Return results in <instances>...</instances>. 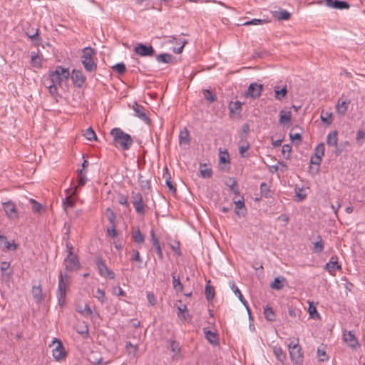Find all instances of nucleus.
Returning a JSON list of instances; mask_svg holds the SVG:
<instances>
[{
	"mask_svg": "<svg viewBox=\"0 0 365 365\" xmlns=\"http://www.w3.org/2000/svg\"><path fill=\"white\" fill-rule=\"evenodd\" d=\"M69 276L66 273L60 272L58 276V284L57 289V298L58 304L63 307L66 304L67 291L69 289Z\"/></svg>",
	"mask_w": 365,
	"mask_h": 365,
	"instance_id": "f257e3e1",
	"label": "nucleus"
},
{
	"mask_svg": "<svg viewBox=\"0 0 365 365\" xmlns=\"http://www.w3.org/2000/svg\"><path fill=\"white\" fill-rule=\"evenodd\" d=\"M115 143H118L123 150H128L133 145V140L131 136L124 133L120 128H115L110 131Z\"/></svg>",
	"mask_w": 365,
	"mask_h": 365,
	"instance_id": "f03ea898",
	"label": "nucleus"
},
{
	"mask_svg": "<svg viewBox=\"0 0 365 365\" xmlns=\"http://www.w3.org/2000/svg\"><path fill=\"white\" fill-rule=\"evenodd\" d=\"M296 343L290 342L288 345L290 359L293 365H303L302 349L299 344V339H296Z\"/></svg>",
	"mask_w": 365,
	"mask_h": 365,
	"instance_id": "7ed1b4c3",
	"label": "nucleus"
},
{
	"mask_svg": "<svg viewBox=\"0 0 365 365\" xmlns=\"http://www.w3.org/2000/svg\"><path fill=\"white\" fill-rule=\"evenodd\" d=\"M96 51L91 47H86L83 49V55L81 57L82 63L88 72H93L96 70L97 65L93 61Z\"/></svg>",
	"mask_w": 365,
	"mask_h": 365,
	"instance_id": "20e7f679",
	"label": "nucleus"
},
{
	"mask_svg": "<svg viewBox=\"0 0 365 365\" xmlns=\"http://www.w3.org/2000/svg\"><path fill=\"white\" fill-rule=\"evenodd\" d=\"M130 195L131 201L136 213L139 215H144L147 205L143 202L142 194L140 192L132 190Z\"/></svg>",
	"mask_w": 365,
	"mask_h": 365,
	"instance_id": "39448f33",
	"label": "nucleus"
},
{
	"mask_svg": "<svg viewBox=\"0 0 365 365\" xmlns=\"http://www.w3.org/2000/svg\"><path fill=\"white\" fill-rule=\"evenodd\" d=\"M68 253L67 257L64 259V265L66 271H77L80 268V263L78 257L72 253V247H69L67 244Z\"/></svg>",
	"mask_w": 365,
	"mask_h": 365,
	"instance_id": "423d86ee",
	"label": "nucleus"
},
{
	"mask_svg": "<svg viewBox=\"0 0 365 365\" xmlns=\"http://www.w3.org/2000/svg\"><path fill=\"white\" fill-rule=\"evenodd\" d=\"M133 51L140 56L152 57L155 54V51L151 45H146L142 43H137Z\"/></svg>",
	"mask_w": 365,
	"mask_h": 365,
	"instance_id": "0eeeda50",
	"label": "nucleus"
},
{
	"mask_svg": "<svg viewBox=\"0 0 365 365\" xmlns=\"http://www.w3.org/2000/svg\"><path fill=\"white\" fill-rule=\"evenodd\" d=\"M96 264L98 269L99 274L103 277H108L109 279H114L115 274L113 271L110 270L103 259L101 257H98Z\"/></svg>",
	"mask_w": 365,
	"mask_h": 365,
	"instance_id": "6e6552de",
	"label": "nucleus"
},
{
	"mask_svg": "<svg viewBox=\"0 0 365 365\" xmlns=\"http://www.w3.org/2000/svg\"><path fill=\"white\" fill-rule=\"evenodd\" d=\"M262 90V84H259L255 82L252 83L249 86L245 93V96L247 98H251L252 99L258 98L261 96Z\"/></svg>",
	"mask_w": 365,
	"mask_h": 365,
	"instance_id": "1a4fd4ad",
	"label": "nucleus"
},
{
	"mask_svg": "<svg viewBox=\"0 0 365 365\" xmlns=\"http://www.w3.org/2000/svg\"><path fill=\"white\" fill-rule=\"evenodd\" d=\"M133 109L135 111V115L147 124H150V120L147 115L146 109L137 102H134Z\"/></svg>",
	"mask_w": 365,
	"mask_h": 365,
	"instance_id": "9d476101",
	"label": "nucleus"
},
{
	"mask_svg": "<svg viewBox=\"0 0 365 365\" xmlns=\"http://www.w3.org/2000/svg\"><path fill=\"white\" fill-rule=\"evenodd\" d=\"M2 205L6 215L9 219L14 220L18 218L19 215L17 210L16 209L15 205L12 201L9 200L8 202H4Z\"/></svg>",
	"mask_w": 365,
	"mask_h": 365,
	"instance_id": "9b49d317",
	"label": "nucleus"
},
{
	"mask_svg": "<svg viewBox=\"0 0 365 365\" xmlns=\"http://www.w3.org/2000/svg\"><path fill=\"white\" fill-rule=\"evenodd\" d=\"M53 343H57V346L53 349V356L56 361H61L65 359L66 352L61 343V341L57 339H54Z\"/></svg>",
	"mask_w": 365,
	"mask_h": 365,
	"instance_id": "f8f14e48",
	"label": "nucleus"
},
{
	"mask_svg": "<svg viewBox=\"0 0 365 365\" xmlns=\"http://www.w3.org/2000/svg\"><path fill=\"white\" fill-rule=\"evenodd\" d=\"M337 257L332 256L329 261L325 264L324 269L331 275H335L336 269H341V267L338 263Z\"/></svg>",
	"mask_w": 365,
	"mask_h": 365,
	"instance_id": "ddd939ff",
	"label": "nucleus"
},
{
	"mask_svg": "<svg viewBox=\"0 0 365 365\" xmlns=\"http://www.w3.org/2000/svg\"><path fill=\"white\" fill-rule=\"evenodd\" d=\"M71 79L75 86L81 88L84 83L86 78L82 71L74 69L71 75Z\"/></svg>",
	"mask_w": 365,
	"mask_h": 365,
	"instance_id": "4468645a",
	"label": "nucleus"
},
{
	"mask_svg": "<svg viewBox=\"0 0 365 365\" xmlns=\"http://www.w3.org/2000/svg\"><path fill=\"white\" fill-rule=\"evenodd\" d=\"M350 103L351 101L349 99L340 98L336 105V112L339 114L344 115L346 113Z\"/></svg>",
	"mask_w": 365,
	"mask_h": 365,
	"instance_id": "2eb2a0df",
	"label": "nucleus"
},
{
	"mask_svg": "<svg viewBox=\"0 0 365 365\" xmlns=\"http://www.w3.org/2000/svg\"><path fill=\"white\" fill-rule=\"evenodd\" d=\"M88 360L92 365H106L109 363V361L103 362V359L100 356V354L94 351L90 352Z\"/></svg>",
	"mask_w": 365,
	"mask_h": 365,
	"instance_id": "dca6fc26",
	"label": "nucleus"
},
{
	"mask_svg": "<svg viewBox=\"0 0 365 365\" xmlns=\"http://www.w3.org/2000/svg\"><path fill=\"white\" fill-rule=\"evenodd\" d=\"M343 336L344 340L348 344V346L351 349H355L359 345L357 339L356 338L355 335L353 334L352 331H349L344 333Z\"/></svg>",
	"mask_w": 365,
	"mask_h": 365,
	"instance_id": "f3484780",
	"label": "nucleus"
},
{
	"mask_svg": "<svg viewBox=\"0 0 365 365\" xmlns=\"http://www.w3.org/2000/svg\"><path fill=\"white\" fill-rule=\"evenodd\" d=\"M150 235H151V237H152V239H151L152 245L155 248L158 258L160 260H163V252H162V250H161V247L160 245L159 240H158V239L155 236L154 230H152L150 231Z\"/></svg>",
	"mask_w": 365,
	"mask_h": 365,
	"instance_id": "a211bd4d",
	"label": "nucleus"
},
{
	"mask_svg": "<svg viewBox=\"0 0 365 365\" xmlns=\"http://www.w3.org/2000/svg\"><path fill=\"white\" fill-rule=\"evenodd\" d=\"M132 240L137 244H143L145 242V236L140 230L139 227H132Z\"/></svg>",
	"mask_w": 365,
	"mask_h": 365,
	"instance_id": "6ab92c4d",
	"label": "nucleus"
},
{
	"mask_svg": "<svg viewBox=\"0 0 365 365\" xmlns=\"http://www.w3.org/2000/svg\"><path fill=\"white\" fill-rule=\"evenodd\" d=\"M202 330L205 337L211 344L217 345L218 344V337L216 332H213L207 328H203Z\"/></svg>",
	"mask_w": 365,
	"mask_h": 365,
	"instance_id": "aec40b11",
	"label": "nucleus"
},
{
	"mask_svg": "<svg viewBox=\"0 0 365 365\" xmlns=\"http://www.w3.org/2000/svg\"><path fill=\"white\" fill-rule=\"evenodd\" d=\"M76 311L85 317H88L89 316L93 315V311L91 310V307L86 304H77Z\"/></svg>",
	"mask_w": 365,
	"mask_h": 365,
	"instance_id": "412c9836",
	"label": "nucleus"
},
{
	"mask_svg": "<svg viewBox=\"0 0 365 365\" xmlns=\"http://www.w3.org/2000/svg\"><path fill=\"white\" fill-rule=\"evenodd\" d=\"M231 289L233 291V292L238 297V299L246 307L247 311L249 312V308L247 306V302L246 299L242 296V293L240 292L239 288L236 286L235 283L234 282H230Z\"/></svg>",
	"mask_w": 365,
	"mask_h": 365,
	"instance_id": "4be33fe9",
	"label": "nucleus"
},
{
	"mask_svg": "<svg viewBox=\"0 0 365 365\" xmlns=\"http://www.w3.org/2000/svg\"><path fill=\"white\" fill-rule=\"evenodd\" d=\"M337 131L336 130H332L329 133V134L327 136V143L329 146H335L337 147V142H338V138H337Z\"/></svg>",
	"mask_w": 365,
	"mask_h": 365,
	"instance_id": "5701e85b",
	"label": "nucleus"
},
{
	"mask_svg": "<svg viewBox=\"0 0 365 365\" xmlns=\"http://www.w3.org/2000/svg\"><path fill=\"white\" fill-rule=\"evenodd\" d=\"M200 173L201 177L203 178H210L212 175L211 168L205 163L200 164Z\"/></svg>",
	"mask_w": 365,
	"mask_h": 365,
	"instance_id": "b1692460",
	"label": "nucleus"
},
{
	"mask_svg": "<svg viewBox=\"0 0 365 365\" xmlns=\"http://www.w3.org/2000/svg\"><path fill=\"white\" fill-rule=\"evenodd\" d=\"M76 195L75 191L68 195L63 200V206L66 211L68 207H73L75 205L76 201L73 195Z\"/></svg>",
	"mask_w": 365,
	"mask_h": 365,
	"instance_id": "393cba45",
	"label": "nucleus"
},
{
	"mask_svg": "<svg viewBox=\"0 0 365 365\" xmlns=\"http://www.w3.org/2000/svg\"><path fill=\"white\" fill-rule=\"evenodd\" d=\"M274 91L275 93L274 97L278 101H282L283 98H284L287 93V89L286 86H284L282 88L276 86L274 88Z\"/></svg>",
	"mask_w": 365,
	"mask_h": 365,
	"instance_id": "a878e982",
	"label": "nucleus"
},
{
	"mask_svg": "<svg viewBox=\"0 0 365 365\" xmlns=\"http://www.w3.org/2000/svg\"><path fill=\"white\" fill-rule=\"evenodd\" d=\"M272 15L275 19L279 21L288 20L291 16L290 13L286 10L274 11L272 12Z\"/></svg>",
	"mask_w": 365,
	"mask_h": 365,
	"instance_id": "bb28decb",
	"label": "nucleus"
},
{
	"mask_svg": "<svg viewBox=\"0 0 365 365\" xmlns=\"http://www.w3.org/2000/svg\"><path fill=\"white\" fill-rule=\"evenodd\" d=\"M229 110L230 113L237 114V115H240L242 111V103L238 101H236L235 102L232 101L229 104Z\"/></svg>",
	"mask_w": 365,
	"mask_h": 365,
	"instance_id": "cd10ccee",
	"label": "nucleus"
},
{
	"mask_svg": "<svg viewBox=\"0 0 365 365\" xmlns=\"http://www.w3.org/2000/svg\"><path fill=\"white\" fill-rule=\"evenodd\" d=\"M32 294L37 303H40L43 300L42 289L40 285L33 287Z\"/></svg>",
	"mask_w": 365,
	"mask_h": 365,
	"instance_id": "c85d7f7f",
	"label": "nucleus"
},
{
	"mask_svg": "<svg viewBox=\"0 0 365 365\" xmlns=\"http://www.w3.org/2000/svg\"><path fill=\"white\" fill-rule=\"evenodd\" d=\"M190 143V134L187 128L180 130L179 134L180 145H187Z\"/></svg>",
	"mask_w": 365,
	"mask_h": 365,
	"instance_id": "c756f323",
	"label": "nucleus"
},
{
	"mask_svg": "<svg viewBox=\"0 0 365 365\" xmlns=\"http://www.w3.org/2000/svg\"><path fill=\"white\" fill-rule=\"evenodd\" d=\"M273 353L276 356L277 359L281 363H283L287 359L286 354L281 347L274 346Z\"/></svg>",
	"mask_w": 365,
	"mask_h": 365,
	"instance_id": "7c9ffc66",
	"label": "nucleus"
},
{
	"mask_svg": "<svg viewBox=\"0 0 365 365\" xmlns=\"http://www.w3.org/2000/svg\"><path fill=\"white\" fill-rule=\"evenodd\" d=\"M164 170L165 173L163 174V177L165 178V184L168 186L169 190L175 193L176 192V187L174 186V185L170 180V175L169 173L168 168L165 167Z\"/></svg>",
	"mask_w": 365,
	"mask_h": 365,
	"instance_id": "2f4dec72",
	"label": "nucleus"
},
{
	"mask_svg": "<svg viewBox=\"0 0 365 365\" xmlns=\"http://www.w3.org/2000/svg\"><path fill=\"white\" fill-rule=\"evenodd\" d=\"M178 316L182 320L186 321L187 319L190 320L191 316L189 314L186 305H183L182 307H179L178 308Z\"/></svg>",
	"mask_w": 365,
	"mask_h": 365,
	"instance_id": "473e14b6",
	"label": "nucleus"
},
{
	"mask_svg": "<svg viewBox=\"0 0 365 365\" xmlns=\"http://www.w3.org/2000/svg\"><path fill=\"white\" fill-rule=\"evenodd\" d=\"M156 60L159 63H170L173 60V56L169 53H161L156 56Z\"/></svg>",
	"mask_w": 365,
	"mask_h": 365,
	"instance_id": "72a5a7b5",
	"label": "nucleus"
},
{
	"mask_svg": "<svg viewBox=\"0 0 365 365\" xmlns=\"http://www.w3.org/2000/svg\"><path fill=\"white\" fill-rule=\"evenodd\" d=\"M284 281H285V278L284 277H276L272 282L270 287L274 289L280 290L284 287L282 284V282Z\"/></svg>",
	"mask_w": 365,
	"mask_h": 365,
	"instance_id": "f704fd0d",
	"label": "nucleus"
},
{
	"mask_svg": "<svg viewBox=\"0 0 365 365\" xmlns=\"http://www.w3.org/2000/svg\"><path fill=\"white\" fill-rule=\"evenodd\" d=\"M77 181L78 186H83L87 182L86 173L83 169L78 170Z\"/></svg>",
	"mask_w": 365,
	"mask_h": 365,
	"instance_id": "c9c22d12",
	"label": "nucleus"
},
{
	"mask_svg": "<svg viewBox=\"0 0 365 365\" xmlns=\"http://www.w3.org/2000/svg\"><path fill=\"white\" fill-rule=\"evenodd\" d=\"M138 183L140 185V187L141 190H149L150 187V182L149 180L144 179V177L141 175H138Z\"/></svg>",
	"mask_w": 365,
	"mask_h": 365,
	"instance_id": "e433bc0d",
	"label": "nucleus"
},
{
	"mask_svg": "<svg viewBox=\"0 0 365 365\" xmlns=\"http://www.w3.org/2000/svg\"><path fill=\"white\" fill-rule=\"evenodd\" d=\"M264 315L265 319L269 322L275 321V314L272 307L267 306L264 310Z\"/></svg>",
	"mask_w": 365,
	"mask_h": 365,
	"instance_id": "4c0bfd02",
	"label": "nucleus"
},
{
	"mask_svg": "<svg viewBox=\"0 0 365 365\" xmlns=\"http://www.w3.org/2000/svg\"><path fill=\"white\" fill-rule=\"evenodd\" d=\"M50 80L51 83L58 84L60 85L63 81L61 76H59V73L58 71L55 69V71H51L49 74Z\"/></svg>",
	"mask_w": 365,
	"mask_h": 365,
	"instance_id": "58836bf2",
	"label": "nucleus"
},
{
	"mask_svg": "<svg viewBox=\"0 0 365 365\" xmlns=\"http://www.w3.org/2000/svg\"><path fill=\"white\" fill-rule=\"evenodd\" d=\"M324 250V242L320 235L317 236V241L314 243L313 251L316 253H321Z\"/></svg>",
	"mask_w": 365,
	"mask_h": 365,
	"instance_id": "ea45409f",
	"label": "nucleus"
},
{
	"mask_svg": "<svg viewBox=\"0 0 365 365\" xmlns=\"http://www.w3.org/2000/svg\"><path fill=\"white\" fill-rule=\"evenodd\" d=\"M205 294L208 302L212 300L215 297V289L213 287L207 284L205 289Z\"/></svg>",
	"mask_w": 365,
	"mask_h": 365,
	"instance_id": "a19ab883",
	"label": "nucleus"
},
{
	"mask_svg": "<svg viewBox=\"0 0 365 365\" xmlns=\"http://www.w3.org/2000/svg\"><path fill=\"white\" fill-rule=\"evenodd\" d=\"M204 98L209 102L212 103L217 100L216 95L210 90L205 89L203 91Z\"/></svg>",
	"mask_w": 365,
	"mask_h": 365,
	"instance_id": "79ce46f5",
	"label": "nucleus"
},
{
	"mask_svg": "<svg viewBox=\"0 0 365 365\" xmlns=\"http://www.w3.org/2000/svg\"><path fill=\"white\" fill-rule=\"evenodd\" d=\"M291 112H284L282 110L280 112V118H279V123L281 124H285L287 123H289L291 120Z\"/></svg>",
	"mask_w": 365,
	"mask_h": 365,
	"instance_id": "37998d69",
	"label": "nucleus"
},
{
	"mask_svg": "<svg viewBox=\"0 0 365 365\" xmlns=\"http://www.w3.org/2000/svg\"><path fill=\"white\" fill-rule=\"evenodd\" d=\"M56 70L58 71L59 76L61 77L63 80H67L70 76V71L68 68H64L62 66H57Z\"/></svg>",
	"mask_w": 365,
	"mask_h": 365,
	"instance_id": "c03bdc74",
	"label": "nucleus"
},
{
	"mask_svg": "<svg viewBox=\"0 0 365 365\" xmlns=\"http://www.w3.org/2000/svg\"><path fill=\"white\" fill-rule=\"evenodd\" d=\"M334 9H344L350 7L349 4L345 1L334 0Z\"/></svg>",
	"mask_w": 365,
	"mask_h": 365,
	"instance_id": "a18cd8bd",
	"label": "nucleus"
},
{
	"mask_svg": "<svg viewBox=\"0 0 365 365\" xmlns=\"http://www.w3.org/2000/svg\"><path fill=\"white\" fill-rule=\"evenodd\" d=\"M83 135L85 136V138L87 140H88L90 141H91L93 140H97V136L96 135V133L91 127H90L86 130Z\"/></svg>",
	"mask_w": 365,
	"mask_h": 365,
	"instance_id": "49530a36",
	"label": "nucleus"
},
{
	"mask_svg": "<svg viewBox=\"0 0 365 365\" xmlns=\"http://www.w3.org/2000/svg\"><path fill=\"white\" fill-rule=\"evenodd\" d=\"M173 288L177 292H182L183 285L180 282L179 277L176 278L174 274H173Z\"/></svg>",
	"mask_w": 365,
	"mask_h": 365,
	"instance_id": "de8ad7c7",
	"label": "nucleus"
},
{
	"mask_svg": "<svg viewBox=\"0 0 365 365\" xmlns=\"http://www.w3.org/2000/svg\"><path fill=\"white\" fill-rule=\"evenodd\" d=\"M226 185L230 187V189L232 192L238 194L237 182L234 178H229L228 181L226 182Z\"/></svg>",
	"mask_w": 365,
	"mask_h": 365,
	"instance_id": "09e8293b",
	"label": "nucleus"
},
{
	"mask_svg": "<svg viewBox=\"0 0 365 365\" xmlns=\"http://www.w3.org/2000/svg\"><path fill=\"white\" fill-rule=\"evenodd\" d=\"M317 356L320 361H325L329 359V356L324 348L319 347L317 349Z\"/></svg>",
	"mask_w": 365,
	"mask_h": 365,
	"instance_id": "8fccbe9b",
	"label": "nucleus"
},
{
	"mask_svg": "<svg viewBox=\"0 0 365 365\" xmlns=\"http://www.w3.org/2000/svg\"><path fill=\"white\" fill-rule=\"evenodd\" d=\"M94 297L97 298L102 304L105 303L106 301L105 292L100 288L97 289Z\"/></svg>",
	"mask_w": 365,
	"mask_h": 365,
	"instance_id": "3c124183",
	"label": "nucleus"
},
{
	"mask_svg": "<svg viewBox=\"0 0 365 365\" xmlns=\"http://www.w3.org/2000/svg\"><path fill=\"white\" fill-rule=\"evenodd\" d=\"M112 68L120 75L123 74L126 71L125 65L123 63H118L114 65Z\"/></svg>",
	"mask_w": 365,
	"mask_h": 365,
	"instance_id": "603ef678",
	"label": "nucleus"
},
{
	"mask_svg": "<svg viewBox=\"0 0 365 365\" xmlns=\"http://www.w3.org/2000/svg\"><path fill=\"white\" fill-rule=\"evenodd\" d=\"M324 144L323 143H319L314 149V155L322 158L324 155Z\"/></svg>",
	"mask_w": 365,
	"mask_h": 365,
	"instance_id": "864d4df0",
	"label": "nucleus"
},
{
	"mask_svg": "<svg viewBox=\"0 0 365 365\" xmlns=\"http://www.w3.org/2000/svg\"><path fill=\"white\" fill-rule=\"evenodd\" d=\"M321 120L322 121L327 124V125H330L331 123H332V115L331 113H322V115H321Z\"/></svg>",
	"mask_w": 365,
	"mask_h": 365,
	"instance_id": "5fc2aeb1",
	"label": "nucleus"
},
{
	"mask_svg": "<svg viewBox=\"0 0 365 365\" xmlns=\"http://www.w3.org/2000/svg\"><path fill=\"white\" fill-rule=\"evenodd\" d=\"M250 148V144L249 143H244L242 145H240L239 147V152L240 155L242 158L246 157L245 153L247 151V150Z\"/></svg>",
	"mask_w": 365,
	"mask_h": 365,
	"instance_id": "6e6d98bb",
	"label": "nucleus"
},
{
	"mask_svg": "<svg viewBox=\"0 0 365 365\" xmlns=\"http://www.w3.org/2000/svg\"><path fill=\"white\" fill-rule=\"evenodd\" d=\"M26 34L36 45H38L40 43L41 38L38 36V29H36V32L33 34H29L28 33Z\"/></svg>",
	"mask_w": 365,
	"mask_h": 365,
	"instance_id": "4d7b16f0",
	"label": "nucleus"
},
{
	"mask_svg": "<svg viewBox=\"0 0 365 365\" xmlns=\"http://www.w3.org/2000/svg\"><path fill=\"white\" fill-rule=\"evenodd\" d=\"M18 247V245L15 243L14 241L12 242H10L9 241H6L4 243V250H16Z\"/></svg>",
	"mask_w": 365,
	"mask_h": 365,
	"instance_id": "13d9d810",
	"label": "nucleus"
},
{
	"mask_svg": "<svg viewBox=\"0 0 365 365\" xmlns=\"http://www.w3.org/2000/svg\"><path fill=\"white\" fill-rule=\"evenodd\" d=\"M230 155L227 150L220 152V162L221 163H229Z\"/></svg>",
	"mask_w": 365,
	"mask_h": 365,
	"instance_id": "bf43d9fd",
	"label": "nucleus"
},
{
	"mask_svg": "<svg viewBox=\"0 0 365 365\" xmlns=\"http://www.w3.org/2000/svg\"><path fill=\"white\" fill-rule=\"evenodd\" d=\"M322 160V158H320L319 156L314 155V156L311 157L310 163L317 165V170H319V165L321 164Z\"/></svg>",
	"mask_w": 365,
	"mask_h": 365,
	"instance_id": "052dcab7",
	"label": "nucleus"
},
{
	"mask_svg": "<svg viewBox=\"0 0 365 365\" xmlns=\"http://www.w3.org/2000/svg\"><path fill=\"white\" fill-rule=\"evenodd\" d=\"M260 190H261L262 194L265 197H269V187H268L267 185L265 182H262L261 183V185H260Z\"/></svg>",
	"mask_w": 365,
	"mask_h": 365,
	"instance_id": "680f3d73",
	"label": "nucleus"
},
{
	"mask_svg": "<svg viewBox=\"0 0 365 365\" xmlns=\"http://www.w3.org/2000/svg\"><path fill=\"white\" fill-rule=\"evenodd\" d=\"M118 202L119 204L125 206V207H129V203L128 202L127 196L124 195H120L118 196Z\"/></svg>",
	"mask_w": 365,
	"mask_h": 365,
	"instance_id": "e2e57ef3",
	"label": "nucleus"
},
{
	"mask_svg": "<svg viewBox=\"0 0 365 365\" xmlns=\"http://www.w3.org/2000/svg\"><path fill=\"white\" fill-rule=\"evenodd\" d=\"M30 202L32 203V210L34 212H39L42 208L41 204L37 202L35 200L31 199Z\"/></svg>",
	"mask_w": 365,
	"mask_h": 365,
	"instance_id": "0e129e2a",
	"label": "nucleus"
},
{
	"mask_svg": "<svg viewBox=\"0 0 365 365\" xmlns=\"http://www.w3.org/2000/svg\"><path fill=\"white\" fill-rule=\"evenodd\" d=\"M106 212L108 213V219L109 222H110V224L115 225V221L116 219V216H115V213L110 207L106 209Z\"/></svg>",
	"mask_w": 365,
	"mask_h": 365,
	"instance_id": "69168bd1",
	"label": "nucleus"
},
{
	"mask_svg": "<svg viewBox=\"0 0 365 365\" xmlns=\"http://www.w3.org/2000/svg\"><path fill=\"white\" fill-rule=\"evenodd\" d=\"M170 347V350L175 354H178L180 351L179 344L176 341H171Z\"/></svg>",
	"mask_w": 365,
	"mask_h": 365,
	"instance_id": "338daca9",
	"label": "nucleus"
},
{
	"mask_svg": "<svg viewBox=\"0 0 365 365\" xmlns=\"http://www.w3.org/2000/svg\"><path fill=\"white\" fill-rule=\"evenodd\" d=\"M289 315L292 317L295 318L297 316L299 315L301 311L298 309L294 308L292 307H289L288 308Z\"/></svg>",
	"mask_w": 365,
	"mask_h": 365,
	"instance_id": "774afa93",
	"label": "nucleus"
}]
</instances>
